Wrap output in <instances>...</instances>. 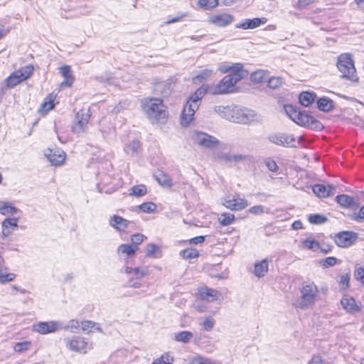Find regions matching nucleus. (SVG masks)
Here are the masks:
<instances>
[{
	"instance_id": "40",
	"label": "nucleus",
	"mask_w": 364,
	"mask_h": 364,
	"mask_svg": "<svg viewBox=\"0 0 364 364\" xmlns=\"http://www.w3.org/2000/svg\"><path fill=\"white\" fill-rule=\"evenodd\" d=\"M251 80L259 83L267 80V76L264 70H257L251 74Z\"/></svg>"
},
{
	"instance_id": "2",
	"label": "nucleus",
	"mask_w": 364,
	"mask_h": 364,
	"mask_svg": "<svg viewBox=\"0 0 364 364\" xmlns=\"http://www.w3.org/2000/svg\"><path fill=\"white\" fill-rule=\"evenodd\" d=\"M144 112L152 122L164 123L168 117L166 107L161 99L145 98L141 102Z\"/></svg>"
},
{
	"instance_id": "25",
	"label": "nucleus",
	"mask_w": 364,
	"mask_h": 364,
	"mask_svg": "<svg viewBox=\"0 0 364 364\" xmlns=\"http://www.w3.org/2000/svg\"><path fill=\"white\" fill-rule=\"evenodd\" d=\"M149 273V270H148V268L147 267H144V268H139V267H136V268H134V272H133V277H130L129 278V284L132 287H138V283L137 282H134V279H136V280H141L145 275L148 274Z\"/></svg>"
},
{
	"instance_id": "62",
	"label": "nucleus",
	"mask_w": 364,
	"mask_h": 364,
	"mask_svg": "<svg viewBox=\"0 0 364 364\" xmlns=\"http://www.w3.org/2000/svg\"><path fill=\"white\" fill-rule=\"evenodd\" d=\"M314 0H298L297 7L300 9H304L307 6L314 3Z\"/></svg>"
},
{
	"instance_id": "50",
	"label": "nucleus",
	"mask_w": 364,
	"mask_h": 364,
	"mask_svg": "<svg viewBox=\"0 0 364 364\" xmlns=\"http://www.w3.org/2000/svg\"><path fill=\"white\" fill-rule=\"evenodd\" d=\"M173 360V358L166 353L162 355L161 358L156 360L152 364H172Z\"/></svg>"
},
{
	"instance_id": "1",
	"label": "nucleus",
	"mask_w": 364,
	"mask_h": 364,
	"mask_svg": "<svg viewBox=\"0 0 364 364\" xmlns=\"http://www.w3.org/2000/svg\"><path fill=\"white\" fill-rule=\"evenodd\" d=\"M230 70V73L225 75L218 84L203 85L196 90L188 99L183 107L181 117V124L188 127L193 120L195 112L199 108L200 100L205 93L211 95H224L232 92L235 85L240 80L247 77L248 72L243 69L242 64L237 63L232 67L225 69V73Z\"/></svg>"
},
{
	"instance_id": "59",
	"label": "nucleus",
	"mask_w": 364,
	"mask_h": 364,
	"mask_svg": "<svg viewBox=\"0 0 364 364\" xmlns=\"http://www.w3.org/2000/svg\"><path fill=\"white\" fill-rule=\"evenodd\" d=\"M354 276L355 279L360 281L364 277V267H357L355 270Z\"/></svg>"
},
{
	"instance_id": "8",
	"label": "nucleus",
	"mask_w": 364,
	"mask_h": 364,
	"mask_svg": "<svg viewBox=\"0 0 364 364\" xmlns=\"http://www.w3.org/2000/svg\"><path fill=\"white\" fill-rule=\"evenodd\" d=\"M269 140L277 144L284 146L296 147V144H301L303 141L302 136H300L299 140L296 141L293 135L280 134H274L269 136Z\"/></svg>"
},
{
	"instance_id": "33",
	"label": "nucleus",
	"mask_w": 364,
	"mask_h": 364,
	"mask_svg": "<svg viewBox=\"0 0 364 364\" xmlns=\"http://www.w3.org/2000/svg\"><path fill=\"white\" fill-rule=\"evenodd\" d=\"M193 333L190 331H183L179 333H176L174 335V339L176 341L182 342L184 343H189L193 338Z\"/></svg>"
},
{
	"instance_id": "32",
	"label": "nucleus",
	"mask_w": 364,
	"mask_h": 364,
	"mask_svg": "<svg viewBox=\"0 0 364 364\" xmlns=\"http://www.w3.org/2000/svg\"><path fill=\"white\" fill-rule=\"evenodd\" d=\"M268 272V263L267 259L255 264V274L258 277H262Z\"/></svg>"
},
{
	"instance_id": "45",
	"label": "nucleus",
	"mask_w": 364,
	"mask_h": 364,
	"mask_svg": "<svg viewBox=\"0 0 364 364\" xmlns=\"http://www.w3.org/2000/svg\"><path fill=\"white\" fill-rule=\"evenodd\" d=\"M303 247L308 250L318 249L319 243L315 240L307 238L303 241Z\"/></svg>"
},
{
	"instance_id": "27",
	"label": "nucleus",
	"mask_w": 364,
	"mask_h": 364,
	"mask_svg": "<svg viewBox=\"0 0 364 364\" xmlns=\"http://www.w3.org/2000/svg\"><path fill=\"white\" fill-rule=\"evenodd\" d=\"M138 250L137 246L122 244L119 246L117 252L119 255H125L127 258L132 257L135 255L136 251Z\"/></svg>"
},
{
	"instance_id": "9",
	"label": "nucleus",
	"mask_w": 364,
	"mask_h": 364,
	"mask_svg": "<svg viewBox=\"0 0 364 364\" xmlns=\"http://www.w3.org/2000/svg\"><path fill=\"white\" fill-rule=\"evenodd\" d=\"M63 328L62 323L58 321H41L33 326V331L41 334L54 333Z\"/></svg>"
},
{
	"instance_id": "34",
	"label": "nucleus",
	"mask_w": 364,
	"mask_h": 364,
	"mask_svg": "<svg viewBox=\"0 0 364 364\" xmlns=\"http://www.w3.org/2000/svg\"><path fill=\"white\" fill-rule=\"evenodd\" d=\"M16 275L13 273H8L6 267H0V284H5L13 281Z\"/></svg>"
},
{
	"instance_id": "48",
	"label": "nucleus",
	"mask_w": 364,
	"mask_h": 364,
	"mask_svg": "<svg viewBox=\"0 0 364 364\" xmlns=\"http://www.w3.org/2000/svg\"><path fill=\"white\" fill-rule=\"evenodd\" d=\"M218 4V0H198L200 6L205 9H213Z\"/></svg>"
},
{
	"instance_id": "17",
	"label": "nucleus",
	"mask_w": 364,
	"mask_h": 364,
	"mask_svg": "<svg viewBox=\"0 0 364 364\" xmlns=\"http://www.w3.org/2000/svg\"><path fill=\"white\" fill-rule=\"evenodd\" d=\"M214 158L217 160L224 162H239L246 159V156L242 154L232 155L229 153H224L222 151L217 150L214 152Z\"/></svg>"
},
{
	"instance_id": "18",
	"label": "nucleus",
	"mask_w": 364,
	"mask_h": 364,
	"mask_svg": "<svg viewBox=\"0 0 364 364\" xmlns=\"http://www.w3.org/2000/svg\"><path fill=\"white\" fill-rule=\"evenodd\" d=\"M1 237L4 239L11 235L15 228L18 227V218H11L5 219L1 223Z\"/></svg>"
},
{
	"instance_id": "26",
	"label": "nucleus",
	"mask_w": 364,
	"mask_h": 364,
	"mask_svg": "<svg viewBox=\"0 0 364 364\" xmlns=\"http://www.w3.org/2000/svg\"><path fill=\"white\" fill-rule=\"evenodd\" d=\"M50 162L54 166L61 165L65 159V154L63 151L53 152L50 151V154H46Z\"/></svg>"
},
{
	"instance_id": "36",
	"label": "nucleus",
	"mask_w": 364,
	"mask_h": 364,
	"mask_svg": "<svg viewBox=\"0 0 364 364\" xmlns=\"http://www.w3.org/2000/svg\"><path fill=\"white\" fill-rule=\"evenodd\" d=\"M18 212V209L14 206L9 205L6 202H1L0 203V213L2 215H14L16 214Z\"/></svg>"
},
{
	"instance_id": "51",
	"label": "nucleus",
	"mask_w": 364,
	"mask_h": 364,
	"mask_svg": "<svg viewBox=\"0 0 364 364\" xmlns=\"http://www.w3.org/2000/svg\"><path fill=\"white\" fill-rule=\"evenodd\" d=\"M338 262L337 258L334 257H328L325 259L322 260L321 265L323 268H328L330 267L334 266Z\"/></svg>"
},
{
	"instance_id": "55",
	"label": "nucleus",
	"mask_w": 364,
	"mask_h": 364,
	"mask_svg": "<svg viewBox=\"0 0 364 364\" xmlns=\"http://www.w3.org/2000/svg\"><path fill=\"white\" fill-rule=\"evenodd\" d=\"M306 127L317 130H320L323 128V125L321 124V123L318 120L314 119L312 117L311 120L309 122V125H307Z\"/></svg>"
},
{
	"instance_id": "58",
	"label": "nucleus",
	"mask_w": 364,
	"mask_h": 364,
	"mask_svg": "<svg viewBox=\"0 0 364 364\" xmlns=\"http://www.w3.org/2000/svg\"><path fill=\"white\" fill-rule=\"evenodd\" d=\"M284 110L291 119V116H295L296 114L298 112V111L292 105L284 106Z\"/></svg>"
},
{
	"instance_id": "38",
	"label": "nucleus",
	"mask_w": 364,
	"mask_h": 364,
	"mask_svg": "<svg viewBox=\"0 0 364 364\" xmlns=\"http://www.w3.org/2000/svg\"><path fill=\"white\" fill-rule=\"evenodd\" d=\"M218 220L223 226H227L232 223L235 220V216L229 213H223L219 215Z\"/></svg>"
},
{
	"instance_id": "19",
	"label": "nucleus",
	"mask_w": 364,
	"mask_h": 364,
	"mask_svg": "<svg viewBox=\"0 0 364 364\" xmlns=\"http://www.w3.org/2000/svg\"><path fill=\"white\" fill-rule=\"evenodd\" d=\"M313 192L318 197L326 198L335 193L336 188L333 185L316 184L312 188Z\"/></svg>"
},
{
	"instance_id": "23",
	"label": "nucleus",
	"mask_w": 364,
	"mask_h": 364,
	"mask_svg": "<svg viewBox=\"0 0 364 364\" xmlns=\"http://www.w3.org/2000/svg\"><path fill=\"white\" fill-rule=\"evenodd\" d=\"M336 202L343 208H348L358 206V203L352 197L346 194L337 196Z\"/></svg>"
},
{
	"instance_id": "64",
	"label": "nucleus",
	"mask_w": 364,
	"mask_h": 364,
	"mask_svg": "<svg viewBox=\"0 0 364 364\" xmlns=\"http://www.w3.org/2000/svg\"><path fill=\"white\" fill-rule=\"evenodd\" d=\"M204 240H205V237L204 236H197L196 237L192 238L190 240V242L191 244L197 245V244H200V243L203 242Z\"/></svg>"
},
{
	"instance_id": "29",
	"label": "nucleus",
	"mask_w": 364,
	"mask_h": 364,
	"mask_svg": "<svg viewBox=\"0 0 364 364\" xmlns=\"http://www.w3.org/2000/svg\"><path fill=\"white\" fill-rule=\"evenodd\" d=\"M318 108L323 112H330L333 108V102L330 98L323 97L317 101Z\"/></svg>"
},
{
	"instance_id": "30",
	"label": "nucleus",
	"mask_w": 364,
	"mask_h": 364,
	"mask_svg": "<svg viewBox=\"0 0 364 364\" xmlns=\"http://www.w3.org/2000/svg\"><path fill=\"white\" fill-rule=\"evenodd\" d=\"M316 98V95L314 92H303L299 95V102L303 106L308 107Z\"/></svg>"
},
{
	"instance_id": "16",
	"label": "nucleus",
	"mask_w": 364,
	"mask_h": 364,
	"mask_svg": "<svg viewBox=\"0 0 364 364\" xmlns=\"http://www.w3.org/2000/svg\"><path fill=\"white\" fill-rule=\"evenodd\" d=\"M267 22V18L265 17L254 18L252 19L247 18L244 21L237 23L236 28L244 30L254 29L259 27L260 25L265 24Z\"/></svg>"
},
{
	"instance_id": "5",
	"label": "nucleus",
	"mask_w": 364,
	"mask_h": 364,
	"mask_svg": "<svg viewBox=\"0 0 364 364\" xmlns=\"http://www.w3.org/2000/svg\"><path fill=\"white\" fill-rule=\"evenodd\" d=\"M214 109L222 117L232 122L246 124L249 121L248 114L245 112V110L236 106H216Z\"/></svg>"
},
{
	"instance_id": "4",
	"label": "nucleus",
	"mask_w": 364,
	"mask_h": 364,
	"mask_svg": "<svg viewBox=\"0 0 364 364\" xmlns=\"http://www.w3.org/2000/svg\"><path fill=\"white\" fill-rule=\"evenodd\" d=\"M337 68L341 73V77L352 82L358 80L352 55L350 53H343L338 56Z\"/></svg>"
},
{
	"instance_id": "21",
	"label": "nucleus",
	"mask_w": 364,
	"mask_h": 364,
	"mask_svg": "<svg viewBox=\"0 0 364 364\" xmlns=\"http://www.w3.org/2000/svg\"><path fill=\"white\" fill-rule=\"evenodd\" d=\"M220 294L215 289L203 288L199 290L198 296L200 299L208 302H213L217 300Z\"/></svg>"
},
{
	"instance_id": "47",
	"label": "nucleus",
	"mask_w": 364,
	"mask_h": 364,
	"mask_svg": "<svg viewBox=\"0 0 364 364\" xmlns=\"http://www.w3.org/2000/svg\"><path fill=\"white\" fill-rule=\"evenodd\" d=\"M327 218L318 214H312L309 216V221L312 224H321L325 223Z\"/></svg>"
},
{
	"instance_id": "46",
	"label": "nucleus",
	"mask_w": 364,
	"mask_h": 364,
	"mask_svg": "<svg viewBox=\"0 0 364 364\" xmlns=\"http://www.w3.org/2000/svg\"><path fill=\"white\" fill-rule=\"evenodd\" d=\"M282 78L279 77H272L268 80V86L272 89H277L283 84Z\"/></svg>"
},
{
	"instance_id": "24",
	"label": "nucleus",
	"mask_w": 364,
	"mask_h": 364,
	"mask_svg": "<svg viewBox=\"0 0 364 364\" xmlns=\"http://www.w3.org/2000/svg\"><path fill=\"white\" fill-rule=\"evenodd\" d=\"M56 95L53 93H50L46 96L44 99L43 104L41 105V108L39 109V112L43 114H47L48 111L52 109L54 107V101L55 100Z\"/></svg>"
},
{
	"instance_id": "22",
	"label": "nucleus",
	"mask_w": 364,
	"mask_h": 364,
	"mask_svg": "<svg viewBox=\"0 0 364 364\" xmlns=\"http://www.w3.org/2000/svg\"><path fill=\"white\" fill-rule=\"evenodd\" d=\"M60 73L64 77V80L60 83V86L70 87L73 85L74 77L71 73V69L69 65H63L60 68Z\"/></svg>"
},
{
	"instance_id": "37",
	"label": "nucleus",
	"mask_w": 364,
	"mask_h": 364,
	"mask_svg": "<svg viewBox=\"0 0 364 364\" xmlns=\"http://www.w3.org/2000/svg\"><path fill=\"white\" fill-rule=\"evenodd\" d=\"M140 149V143L139 141L134 140L130 142L124 147V151L127 154L134 156L138 153Z\"/></svg>"
},
{
	"instance_id": "15",
	"label": "nucleus",
	"mask_w": 364,
	"mask_h": 364,
	"mask_svg": "<svg viewBox=\"0 0 364 364\" xmlns=\"http://www.w3.org/2000/svg\"><path fill=\"white\" fill-rule=\"evenodd\" d=\"M223 205L227 208L230 209L231 210H240L248 205V202L247 200L244 198H235L230 197H227L224 199Z\"/></svg>"
},
{
	"instance_id": "14",
	"label": "nucleus",
	"mask_w": 364,
	"mask_h": 364,
	"mask_svg": "<svg viewBox=\"0 0 364 364\" xmlns=\"http://www.w3.org/2000/svg\"><path fill=\"white\" fill-rule=\"evenodd\" d=\"M69 348L72 350L85 353L91 348V345L85 338L75 336L69 341Z\"/></svg>"
},
{
	"instance_id": "63",
	"label": "nucleus",
	"mask_w": 364,
	"mask_h": 364,
	"mask_svg": "<svg viewBox=\"0 0 364 364\" xmlns=\"http://www.w3.org/2000/svg\"><path fill=\"white\" fill-rule=\"evenodd\" d=\"M212 73V70H203L200 72V74H198L196 77L200 80H205L207 77H208Z\"/></svg>"
},
{
	"instance_id": "28",
	"label": "nucleus",
	"mask_w": 364,
	"mask_h": 364,
	"mask_svg": "<svg viewBox=\"0 0 364 364\" xmlns=\"http://www.w3.org/2000/svg\"><path fill=\"white\" fill-rule=\"evenodd\" d=\"M291 119L299 125L306 127L309 125L311 117L305 112H298L295 116H291Z\"/></svg>"
},
{
	"instance_id": "61",
	"label": "nucleus",
	"mask_w": 364,
	"mask_h": 364,
	"mask_svg": "<svg viewBox=\"0 0 364 364\" xmlns=\"http://www.w3.org/2000/svg\"><path fill=\"white\" fill-rule=\"evenodd\" d=\"M80 327V322L77 320L73 319L70 321L68 328L70 329L72 332H74L75 330L78 329Z\"/></svg>"
},
{
	"instance_id": "52",
	"label": "nucleus",
	"mask_w": 364,
	"mask_h": 364,
	"mask_svg": "<svg viewBox=\"0 0 364 364\" xmlns=\"http://www.w3.org/2000/svg\"><path fill=\"white\" fill-rule=\"evenodd\" d=\"M97 326V323L92 321H84L81 322V328L83 331H89L90 329L93 328Z\"/></svg>"
},
{
	"instance_id": "60",
	"label": "nucleus",
	"mask_w": 364,
	"mask_h": 364,
	"mask_svg": "<svg viewBox=\"0 0 364 364\" xmlns=\"http://www.w3.org/2000/svg\"><path fill=\"white\" fill-rule=\"evenodd\" d=\"M309 364H326V360L319 355H314Z\"/></svg>"
},
{
	"instance_id": "56",
	"label": "nucleus",
	"mask_w": 364,
	"mask_h": 364,
	"mask_svg": "<svg viewBox=\"0 0 364 364\" xmlns=\"http://www.w3.org/2000/svg\"><path fill=\"white\" fill-rule=\"evenodd\" d=\"M266 166L271 171L276 172L278 170V166L274 160L268 159L266 161Z\"/></svg>"
},
{
	"instance_id": "49",
	"label": "nucleus",
	"mask_w": 364,
	"mask_h": 364,
	"mask_svg": "<svg viewBox=\"0 0 364 364\" xmlns=\"http://www.w3.org/2000/svg\"><path fill=\"white\" fill-rule=\"evenodd\" d=\"M202 327L205 331H211L215 325V320L209 316L206 317L202 323Z\"/></svg>"
},
{
	"instance_id": "41",
	"label": "nucleus",
	"mask_w": 364,
	"mask_h": 364,
	"mask_svg": "<svg viewBox=\"0 0 364 364\" xmlns=\"http://www.w3.org/2000/svg\"><path fill=\"white\" fill-rule=\"evenodd\" d=\"M146 193V188L144 185H137L134 186L132 188L131 192L129 193L130 196H134L137 197H140L144 196Z\"/></svg>"
},
{
	"instance_id": "39",
	"label": "nucleus",
	"mask_w": 364,
	"mask_h": 364,
	"mask_svg": "<svg viewBox=\"0 0 364 364\" xmlns=\"http://www.w3.org/2000/svg\"><path fill=\"white\" fill-rule=\"evenodd\" d=\"M181 255L184 259H194L199 256V252L194 248H186L181 252Z\"/></svg>"
},
{
	"instance_id": "7",
	"label": "nucleus",
	"mask_w": 364,
	"mask_h": 364,
	"mask_svg": "<svg viewBox=\"0 0 364 364\" xmlns=\"http://www.w3.org/2000/svg\"><path fill=\"white\" fill-rule=\"evenodd\" d=\"M90 116V109H82L78 111L73 121L72 131L77 135L85 133L87 129Z\"/></svg>"
},
{
	"instance_id": "3",
	"label": "nucleus",
	"mask_w": 364,
	"mask_h": 364,
	"mask_svg": "<svg viewBox=\"0 0 364 364\" xmlns=\"http://www.w3.org/2000/svg\"><path fill=\"white\" fill-rule=\"evenodd\" d=\"M300 293L301 296L297 301V306L301 309H306L315 304L318 289L314 282H307L303 284Z\"/></svg>"
},
{
	"instance_id": "6",
	"label": "nucleus",
	"mask_w": 364,
	"mask_h": 364,
	"mask_svg": "<svg viewBox=\"0 0 364 364\" xmlns=\"http://www.w3.org/2000/svg\"><path fill=\"white\" fill-rule=\"evenodd\" d=\"M34 68L32 65H28L21 68L13 72L6 79V83L8 88H11L27 80L33 74Z\"/></svg>"
},
{
	"instance_id": "13",
	"label": "nucleus",
	"mask_w": 364,
	"mask_h": 364,
	"mask_svg": "<svg viewBox=\"0 0 364 364\" xmlns=\"http://www.w3.org/2000/svg\"><path fill=\"white\" fill-rule=\"evenodd\" d=\"M341 304L343 309L349 314H356L360 311L361 304H358L354 298L349 295H344L341 299Z\"/></svg>"
},
{
	"instance_id": "35",
	"label": "nucleus",
	"mask_w": 364,
	"mask_h": 364,
	"mask_svg": "<svg viewBox=\"0 0 364 364\" xmlns=\"http://www.w3.org/2000/svg\"><path fill=\"white\" fill-rule=\"evenodd\" d=\"M146 255L150 257H161V250L159 247L154 244H148L146 247Z\"/></svg>"
},
{
	"instance_id": "54",
	"label": "nucleus",
	"mask_w": 364,
	"mask_h": 364,
	"mask_svg": "<svg viewBox=\"0 0 364 364\" xmlns=\"http://www.w3.org/2000/svg\"><path fill=\"white\" fill-rule=\"evenodd\" d=\"M249 212L253 215H262L264 210L262 205H255L249 209Z\"/></svg>"
},
{
	"instance_id": "42",
	"label": "nucleus",
	"mask_w": 364,
	"mask_h": 364,
	"mask_svg": "<svg viewBox=\"0 0 364 364\" xmlns=\"http://www.w3.org/2000/svg\"><path fill=\"white\" fill-rule=\"evenodd\" d=\"M31 347V341L18 342L14 345V349L17 353L28 350Z\"/></svg>"
},
{
	"instance_id": "12",
	"label": "nucleus",
	"mask_w": 364,
	"mask_h": 364,
	"mask_svg": "<svg viewBox=\"0 0 364 364\" xmlns=\"http://www.w3.org/2000/svg\"><path fill=\"white\" fill-rule=\"evenodd\" d=\"M193 139L196 144L205 148H213L219 143L215 137L204 132H196Z\"/></svg>"
},
{
	"instance_id": "20",
	"label": "nucleus",
	"mask_w": 364,
	"mask_h": 364,
	"mask_svg": "<svg viewBox=\"0 0 364 364\" xmlns=\"http://www.w3.org/2000/svg\"><path fill=\"white\" fill-rule=\"evenodd\" d=\"M132 224H134L133 222L116 215H114L109 219V225L119 231H124Z\"/></svg>"
},
{
	"instance_id": "10",
	"label": "nucleus",
	"mask_w": 364,
	"mask_h": 364,
	"mask_svg": "<svg viewBox=\"0 0 364 364\" xmlns=\"http://www.w3.org/2000/svg\"><path fill=\"white\" fill-rule=\"evenodd\" d=\"M234 16L229 14H215L208 16V22L218 27H225L232 23Z\"/></svg>"
},
{
	"instance_id": "57",
	"label": "nucleus",
	"mask_w": 364,
	"mask_h": 364,
	"mask_svg": "<svg viewBox=\"0 0 364 364\" xmlns=\"http://www.w3.org/2000/svg\"><path fill=\"white\" fill-rule=\"evenodd\" d=\"M352 218L358 222H360L364 219V205L360 208L358 213H355L354 215L352 216Z\"/></svg>"
},
{
	"instance_id": "43",
	"label": "nucleus",
	"mask_w": 364,
	"mask_h": 364,
	"mask_svg": "<svg viewBox=\"0 0 364 364\" xmlns=\"http://www.w3.org/2000/svg\"><path fill=\"white\" fill-rule=\"evenodd\" d=\"M350 278V271H348V272L341 275L340 280H339V285L342 289L345 290L349 287Z\"/></svg>"
},
{
	"instance_id": "53",
	"label": "nucleus",
	"mask_w": 364,
	"mask_h": 364,
	"mask_svg": "<svg viewBox=\"0 0 364 364\" xmlns=\"http://www.w3.org/2000/svg\"><path fill=\"white\" fill-rule=\"evenodd\" d=\"M145 238V236L142 234H134L132 236L131 240L132 243L134 244L133 246H137L140 243H141L144 241V239Z\"/></svg>"
},
{
	"instance_id": "31",
	"label": "nucleus",
	"mask_w": 364,
	"mask_h": 364,
	"mask_svg": "<svg viewBox=\"0 0 364 364\" xmlns=\"http://www.w3.org/2000/svg\"><path fill=\"white\" fill-rule=\"evenodd\" d=\"M155 178L158 183L163 186L171 188L173 186L171 177L163 171L157 172L155 174Z\"/></svg>"
},
{
	"instance_id": "11",
	"label": "nucleus",
	"mask_w": 364,
	"mask_h": 364,
	"mask_svg": "<svg viewBox=\"0 0 364 364\" xmlns=\"http://www.w3.org/2000/svg\"><path fill=\"white\" fill-rule=\"evenodd\" d=\"M356 239V233L350 231H344L336 234L335 242L339 247H348L352 245Z\"/></svg>"
},
{
	"instance_id": "44",
	"label": "nucleus",
	"mask_w": 364,
	"mask_h": 364,
	"mask_svg": "<svg viewBox=\"0 0 364 364\" xmlns=\"http://www.w3.org/2000/svg\"><path fill=\"white\" fill-rule=\"evenodd\" d=\"M144 213H152L156 210V205L152 202H146L141 204L138 207Z\"/></svg>"
}]
</instances>
